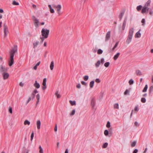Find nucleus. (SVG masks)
I'll return each instance as SVG.
<instances>
[{
	"label": "nucleus",
	"instance_id": "nucleus-1",
	"mask_svg": "<svg viewBox=\"0 0 153 153\" xmlns=\"http://www.w3.org/2000/svg\"><path fill=\"white\" fill-rule=\"evenodd\" d=\"M17 51V45H14L13 48L9 52L10 59L8 60L9 65L10 66H12L14 64V56L15 53Z\"/></svg>",
	"mask_w": 153,
	"mask_h": 153
},
{
	"label": "nucleus",
	"instance_id": "nucleus-2",
	"mask_svg": "<svg viewBox=\"0 0 153 153\" xmlns=\"http://www.w3.org/2000/svg\"><path fill=\"white\" fill-rule=\"evenodd\" d=\"M49 30L48 29H45V28H43L41 31L42 35L43 37L45 38H47L49 33Z\"/></svg>",
	"mask_w": 153,
	"mask_h": 153
},
{
	"label": "nucleus",
	"instance_id": "nucleus-3",
	"mask_svg": "<svg viewBox=\"0 0 153 153\" xmlns=\"http://www.w3.org/2000/svg\"><path fill=\"white\" fill-rule=\"evenodd\" d=\"M52 6L53 7L55 8L56 9L59 15H61L62 14V13L60 11V10L62 8L61 6V5L59 4L57 5H56L53 4V5Z\"/></svg>",
	"mask_w": 153,
	"mask_h": 153
},
{
	"label": "nucleus",
	"instance_id": "nucleus-4",
	"mask_svg": "<svg viewBox=\"0 0 153 153\" xmlns=\"http://www.w3.org/2000/svg\"><path fill=\"white\" fill-rule=\"evenodd\" d=\"M4 30V37H5L7 35V33H9L8 27L6 23H4L3 25Z\"/></svg>",
	"mask_w": 153,
	"mask_h": 153
},
{
	"label": "nucleus",
	"instance_id": "nucleus-5",
	"mask_svg": "<svg viewBox=\"0 0 153 153\" xmlns=\"http://www.w3.org/2000/svg\"><path fill=\"white\" fill-rule=\"evenodd\" d=\"M8 69V68H6L5 66H3L2 65H0V72L1 73H3L7 72Z\"/></svg>",
	"mask_w": 153,
	"mask_h": 153
},
{
	"label": "nucleus",
	"instance_id": "nucleus-6",
	"mask_svg": "<svg viewBox=\"0 0 153 153\" xmlns=\"http://www.w3.org/2000/svg\"><path fill=\"white\" fill-rule=\"evenodd\" d=\"M150 9L147 7H143L141 10V13L142 14H147L148 11H149Z\"/></svg>",
	"mask_w": 153,
	"mask_h": 153
},
{
	"label": "nucleus",
	"instance_id": "nucleus-7",
	"mask_svg": "<svg viewBox=\"0 0 153 153\" xmlns=\"http://www.w3.org/2000/svg\"><path fill=\"white\" fill-rule=\"evenodd\" d=\"M91 105L93 109L96 110V108L95 106V101L94 99L93 98L91 101Z\"/></svg>",
	"mask_w": 153,
	"mask_h": 153
},
{
	"label": "nucleus",
	"instance_id": "nucleus-8",
	"mask_svg": "<svg viewBox=\"0 0 153 153\" xmlns=\"http://www.w3.org/2000/svg\"><path fill=\"white\" fill-rule=\"evenodd\" d=\"M46 81L47 79L46 78H45L43 79V81L42 82V85L43 86L42 87V89L43 90H44L46 88Z\"/></svg>",
	"mask_w": 153,
	"mask_h": 153
},
{
	"label": "nucleus",
	"instance_id": "nucleus-9",
	"mask_svg": "<svg viewBox=\"0 0 153 153\" xmlns=\"http://www.w3.org/2000/svg\"><path fill=\"white\" fill-rule=\"evenodd\" d=\"M110 36L111 31H109L108 32L106 35L105 41V42L108 41L110 39Z\"/></svg>",
	"mask_w": 153,
	"mask_h": 153
},
{
	"label": "nucleus",
	"instance_id": "nucleus-10",
	"mask_svg": "<svg viewBox=\"0 0 153 153\" xmlns=\"http://www.w3.org/2000/svg\"><path fill=\"white\" fill-rule=\"evenodd\" d=\"M127 21V18L126 17L125 18L124 21L122 25V30H124L125 29L126 23Z\"/></svg>",
	"mask_w": 153,
	"mask_h": 153
},
{
	"label": "nucleus",
	"instance_id": "nucleus-11",
	"mask_svg": "<svg viewBox=\"0 0 153 153\" xmlns=\"http://www.w3.org/2000/svg\"><path fill=\"white\" fill-rule=\"evenodd\" d=\"M2 74L3 75V79H7L9 76V74L7 73H2Z\"/></svg>",
	"mask_w": 153,
	"mask_h": 153
},
{
	"label": "nucleus",
	"instance_id": "nucleus-12",
	"mask_svg": "<svg viewBox=\"0 0 153 153\" xmlns=\"http://www.w3.org/2000/svg\"><path fill=\"white\" fill-rule=\"evenodd\" d=\"M133 32L134 31L133 28L130 29L129 31L128 36L132 37Z\"/></svg>",
	"mask_w": 153,
	"mask_h": 153
},
{
	"label": "nucleus",
	"instance_id": "nucleus-13",
	"mask_svg": "<svg viewBox=\"0 0 153 153\" xmlns=\"http://www.w3.org/2000/svg\"><path fill=\"white\" fill-rule=\"evenodd\" d=\"M34 86L37 88H39L40 87L39 84L37 82L36 80L35 81V83L34 84Z\"/></svg>",
	"mask_w": 153,
	"mask_h": 153
},
{
	"label": "nucleus",
	"instance_id": "nucleus-14",
	"mask_svg": "<svg viewBox=\"0 0 153 153\" xmlns=\"http://www.w3.org/2000/svg\"><path fill=\"white\" fill-rule=\"evenodd\" d=\"M132 37L128 36V38L126 40V43L127 44H129L131 42Z\"/></svg>",
	"mask_w": 153,
	"mask_h": 153
},
{
	"label": "nucleus",
	"instance_id": "nucleus-15",
	"mask_svg": "<svg viewBox=\"0 0 153 153\" xmlns=\"http://www.w3.org/2000/svg\"><path fill=\"white\" fill-rule=\"evenodd\" d=\"M39 42L38 41H36L35 42H34L33 43V48L35 49L37 45L39 44Z\"/></svg>",
	"mask_w": 153,
	"mask_h": 153
},
{
	"label": "nucleus",
	"instance_id": "nucleus-16",
	"mask_svg": "<svg viewBox=\"0 0 153 153\" xmlns=\"http://www.w3.org/2000/svg\"><path fill=\"white\" fill-rule=\"evenodd\" d=\"M41 124L40 121L39 120H38L36 122L37 127L38 129H39L40 128Z\"/></svg>",
	"mask_w": 153,
	"mask_h": 153
},
{
	"label": "nucleus",
	"instance_id": "nucleus-17",
	"mask_svg": "<svg viewBox=\"0 0 153 153\" xmlns=\"http://www.w3.org/2000/svg\"><path fill=\"white\" fill-rule=\"evenodd\" d=\"M36 98L37 100V101L36 102V106H37L38 103H39V99H40V95L39 94H38L36 95Z\"/></svg>",
	"mask_w": 153,
	"mask_h": 153
},
{
	"label": "nucleus",
	"instance_id": "nucleus-18",
	"mask_svg": "<svg viewBox=\"0 0 153 153\" xmlns=\"http://www.w3.org/2000/svg\"><path fill=\"white\" fill-rule=\"evenodd\" d=\"M141 30L140 29L138 32L136 33L135 34V37L137 38H140L141 37V34L140 33V31Z\"/></svg>",
	"mask_w": 153,
	"mask_h": 153
},
{
	"label": "nucleus",
	"instance_id": "nucleus-19",
	"mask_svg": "<svg viewBox=\"0 0 153 153\" xmlns=\"http://www.w3.org/2000/svg\"><path fill=\"white\" fill-rule=\"evenodd\" d=\"M151 2V1L150 0H148L143 7H148L150 5Z\"/></svg>",
	"mask_w": 153,
	"mask_h": 153
},
{
	"label": "nucleus",
	"instance_id": "nucleus-20",
	"mask_svg": "<svg viewBox=\"0 0 153 153\" xmlns=\"http://www.w3.org/2000/svg\"><path fill=\"white\" fill-rule=\"evenodd\" d=\"M136 74L137 76H141L142 75L141 72L139 70H137L136 71Z\"/></svg>",
	"mask_w": 153,
	"mask_h": 153
},
{
	"label": "nucleus",
	"instance_id": "nucleus-21",
	"mask_svg": "<svg viewBox=\"0 0 153 153\" xmlns=\"http://www.w3.org/2000/svg\"><path fill=\"white\" fill-rule=\"evenodd\" d=\"M48 7L49 8L50 12L52 13H54V9L52 8L51 5L50 4L48 5Z\"/></svg>",
	"mask_w": 153,
	"mask_h": 153
},
{
	"label": "nucleus",
	"instance_id": "nucleus-22",
	"mask_svg": "<svg viewBox=\"0 0 153 153\" xmlns=\"http://www.w3.org/2000/svg\"><path fill=\"white\" fill-rule=\"evenodd\" d=\"M120 55V53H117L116 55H115L114 57V60H116L118 58Z\"/></svg>",
	"mask_w": 153,
	"mask_h": 153
},
{
	"label": "nucleus",
	"instance_id": "nucleus-23",
	"mask_svg": "<svg viewBox=\"0 0 153 153\" xmlns=\"http://www.w3.org/2000/svg\"><path fill=\"white\" fill-rule=\"evenodd\" d=\"M100 64V61L99 60L95 63V65L96 68H98L99 67Z\"/></svg>",
	"mask_w": 153,
	"mask_h": 153
},
{
	"label": "nucleus",
	"instance_id": "nucleus-24",
	"mask_svg": "<svg viewBox=\"0 0 153 153\" xmlns=\"http://www.w3.org/2000/svg\"><path fill=\"white\" fill-rule=\"evenodd\" d=\"M54 62L53 61H52L51 62L50 65V68L51 70H53L54 67Z\"/></svg>",
	"mask_w": 153,
	"mask_h": 153
},
{
	"label": "nucleus",
	"instance_id": "nucleus-25",
	"mask_svg": "<svg viewBox=\"0 0 153 153\" xmlns=\"http://www.w3.org/2000/svg\"><path fill=\"white\" fill-rule=\"evenodd\" d=\"M124 14V11H123L120 13V15L119 16V18L120 19V20H121V19H122Z\"/></svg>",
	"mask_w": 153,
	"mask_h": 153
},
{
	"label": "nucleus",
	"instance_id": "nucleus-26",
	"mask_svg": "<svg viewBox=\"0 0 153 153\" xmlns=\"http://www.w3.org/2000/svg\"><path fill=\"white\" fill-rule=\"evenodd\" d=\"M94 83V81H91L90 83V87L91 88H93Z\"/></svg>",
	"mask_w": 153,
	"mask_h": 153
},
{
	"label": "nucleus",
	"instance_id": "nucleus-27",
	"mask_svg": "<svg viewBox=\"0 0 153 153\" xmlns=\"http://www.w3.org/2000/svg\"><path fill=\"white\" fill-rule=\"evenodd\" d=\"M34 25L36 27H37L39 23V20L37 19L35 21H34Z\"/></svg>",
	"mask_w": 153,
	"mask_h": 153
},
{
	"label": "nucleus",
	"instance_id": "nucleus-28",
	"mask_svg": "<svg viewBox=\"0 0 153 153\" xmlns=\"http://www.w3.org/2000/svg\"><path fill=\"white\" fill-rule=\"evenodd\" d=\"M30 122L27 120H26L24 121V124L25 125H30Z\"/></svg>",
	"mask_w": 153,
	"mask_h": 153
},
{
	"label": "nucleus",
	"instance_id": "nucleus-29",
	"mask_svg": "<svg viewBox=\"0 0 153 153\" xmlns=\"http://www.w3.org/2000/svg\"><path fill=\"white\" fill-rule=\"evenodd\" d=\"M69 102L72 105H76V101H72V100H70Z\"/></svg>",
	"mask_w": 153,
	"mask_h": 153
},
{
	"label": "nucleus",
	"instance_id": "nucleus-30",
	"mask_svg": "<svg viewBox=\"0 0 153 153\" xmlns=\"http://www.w3.org/2000/svg\"><path fill=\"white\" fill-rule=\"evenodd\" d=\"M148 88V85H146L145 86L142 91V92H146Z\"/></svg>",
	"mask_w": 153,
	"mask_h": 153
},
{
	"label": "nucleus",
	"instance_id": "nucleus-31",
	"mask_svg": "<svg viewBox=\"0 0 153 153\" xmlns=\"http://www.w3.org/2000/svg\"><path fill=\"white\" fill-rule=\"evenodd\" d=\"M142 8V6L141 5H140L137 7L136 9L138 11H140L141 10Z\"/></svg>",
	"mask_w": 153,
	"mask_h": 153
},
{
	"label": "nucleus",
	"instance_id": "nucleus-32",
	"mask_svg": "<svg viewBox=\"0 0 153 153\" xmlns=\"http://www.w3.org/2000/svg\"><path fill=\"white\" fill-rule=\"evenodd\" d=\"M110 63L109 62H105L104 65V66L106 67H108Z\"/></svg>",
	"mask_w": 153,
	"mask_h": 153
},
{
	"label": "nucleus",
	"instance_id": "nucleus-33",
	"mask_svg": "<svg viewBox=\"0 0 153 153\" xmlns=\"http://www.w3.org/2000/svg\"><path fill=\"white\" fill-rule=\"evenodd\" d=\"M103 52V51L101 49H99L97 51V53L98 54H101Z\"/></svg>",
	"mask_w": 153,
	"mask_h": 153
},
{
	"label": "nucleus",
	"instance_id": "nucleus-34",
	"mask_svg": "<svg viewBox=\"0 0 153 153\" xmlns=\"http://www.w3.org/2000/svg\"><path fill=\"white\" fill-rule=\"evenodd\" d=\"M12 4L13 5H18L19 4V3L16 2L15 0H14L13 1Z\"/></svg>",
	"mask_w": 153,
	"mask_h": 153
},
{
	"label": "nucleus",
	"instance_id": "nucleus-35",
	"mask_svg": "<svg viewBox=\"0 0 153 153\" xmlns=\"http://www.w3.org/2000/svg\"><path fill=\"white\" fill-rule=\"evenodd\" d=\"M108 145V143H105L103 145L102 147L103 148H106Z\"/></svg>",
	"mask_w": 153,
	"mask_h": 153
},
{
	"label": "nucleus",
	"instance_id": "nucleus-36",
	"mask_svg": "<svg viewBox=\"0 0 153 153\" xmlns=\"http://www.w3.org/2000/svg\"><path fill=\"white\" fill-rule=\"evenodd\" d=\"M136 141L133 142L131 144V146L132 147L135 146L136 144Z\"/></svg>",
	"mask_w": 153,
	"mask_h": 153
},
{
	"label": "nucleus",
	"instance_id": "nucleus-37",
	"mask_svg": "<svg viewBox=\"0 0 153 153\" xmlns=\"http://www.w3.org/2000/svg\"><path fill=\"white\" fill-rule=\"evenodd\" d=\"M114 108L118 109L119 108L118 104V103L115 104L114 105Z\"/></svg>",
	"mask_w": 153,
	"mask_h": 153
},
{
	"label": "nucleus",
	"instance_id": "nucleus-38",
	"mask_svg": "<svg viewBox=\"0 0 153 153\" xmlns=\"http://www.w3.org/2000/svg\"><path fill=\"white\" fill-rule=\"evenodd\" d=\"M34 133L33 131H32L31 135L30 140L32 141L34 137Z\"/></svg>",
	"mask_w": 153,
	"mask_h": 153
},
{
	"label": "nucleus",
	"instance_id": "nucleus-39",
	"mask_svg": "<svg viewBox=\"0 0 153 153\" xmlns=\"http://www.w3.org/2000/svg\"><path fill=\"white\" fill-rule=\"evenodd\" d=\"M108 133V131L107 130H105L104 131V134L105 136H107Z\"/></svg>",
	"mask_w": 153,
	"mask_h": 153
},
{
	"label": "nucleus",
	"instance_id": "nucleus-40",
	"mask_svg": "<svg viewBox=\"0 0 153 153\" xmlns=\"http://www.w3.org/2000/svg\"><path fill=\"white\" fill-rule=\"evenodd\" d=\"M149 14L152 16L153 15V11L151 9H150L149 11Z\"/></svg>",
	"mask_w": 153,
	"mask_h": 153
},
{
	"label": "nucleus",
	"instance_id": "nucleus-41",
	"mask_svg": "<svg viewBox=\"0 0 153 153\" xmlns=\"http://www.w3.org/2000/svg\"><path fill=\"white\" fill-rule=\"evenodd\" d=\"M141 22L142 24V25L144 26L145 23V20L144 19H143L141 20Z\"/></svg>",
	"mask_w": 153,
	"mask_h": 153
},
{
	"label": "nucleus",
	"instance_id": "nucleus-42",
	"mask_svg": "<svg viewBox=\"0 0 153 153\" xmlns=\"http://www.w3.org/2000/svg\"><path fill=\"white\" fill-rule=\"evenodd\" d=\"M39 152L40 153H43V151L42 148L41 146H39Z\"/></svg>",
	"mask_w": 153,
	"mask_h": 153
},
{
	"label": "nucleus",
	"instance_id": "nucleus-43",
	"mask_svg": "<svg viewBox=\"0 0 153 153\" xmlns=\"http://www.w3.org/2000/svg\"><path fill=\"white\" fill-rule=\"evenodd\" d=\"M88 75H85L84 76L83 78L85 81H87L88 79Z\"/></svg>",
	"mask_w": 153,
	"mask_h": 153
},
{
	"label": "nucleus",
	"instance_id": "nucleus-44",
	"mask_svg": "<svg viewBox=\"0 0 153 153\" xmlns=\"http://www.w3.org/2000/svg\"><path fill=\"white\" fill-rule=\"evenodd\" d=\"M75 110L74 109L72 111L71 113L70 114V116H73V115H74L75 114Z\"/></svg>",
	"mask_w": 153,
	"mask_h": 153
},
{
	"label": "nucleus",
	"instance_id": "nucleus-45",
	"mask_svg": "<svg viewBox=\"0 0 153 153\" xmlns=\"http://www.w3.org/2000/svg\"><path fill=\"white\" fill-rule=\"evenodd\" d=\"M153 91V86H151L149 88V93H151Z\"/></svg>",
	"mask_w": 153,
	"mask_h": 153
},
{
	"label": "nucleus",
	"instance_id": "nucleus-46",
	"mask_svg": "<svg viewBox=\"0 0 153 153\" xmlns=\"http://www.w3.org/2000/svg\"><path fill=\"white\" fill-rule=\"evenodd\" d=\"M129 83L130 85H132L134 83V81L132 79H130L129 81Z\"/></svg>",
	"mask_w": 153,
	"mask_h": 153
},
{
	"label": "nucleus",
	"instance_id": "nucleus-47",
	"mask_svg": "<svg viewBox=\"0 0 153 153\" xmlns=\"http://www.w3.org/2000/svg\"><path fill=\"white\" fill-rule=\"evenodd\" d=\"M141 101L142 102L145 103L146 102V99L145 98L143 97L141 99Z\"/></svg>",
	"mask_w": 153,
	"mask_h": 153
},
{
	"label": "nucleus",
	"instance_id": "nucleus-48",
	"mask_svg": "<svg viewBox=\"0 0 153 153\" xmlns=\"http://www.w3.org/2000/svg\"><path fill=\"white\" fill-rule=\"evenodd\" d=\"M106 126L107 128H109L111 126L110 123L109 121H108L107 122V124H106Z\"/></svg>",
	"mask_w": 153,
	"mask_h": 153
},
{
	"label": "nucleus",
	"instance_id": "nucleus-49",
	"mask_svg": "<svg viewBox=\"0 0 153 153\" xmlns=\"http://www.w3.org/2000/svg\"><path fill=\"white\" fill-rule=\"evenodd\" d=\"M105 62V59L104 58H101V59L100 63L103 64Z\"/></svg>",
	"mask_w": 153,
	"mask_h": 153
},
{
	"label": "nucleus",
	"instance_id": "nucleus-50",
	"mask_svg": "<svg viewBox=\"0 0 153 153\" xmlns=\"http://www.w3.org/2000/svg\"><path fill=\"white\" fill-rule=\"evenodd\" d=\"M56 95L57 98H59L61 97L60 95L58 94V92L56 93Z\"/></svg>",
	"mask_w": 153,
	"mask_h": 153
},
{
	"label": "nucleus",
	"instance_id": "nucleus-51",
	"mask_svg": "<svg viewBox=\"0 0 153 153\" xmlns=\"http://www.w3.org/2000/svg\"><path fill=\"white\" fill-rule=\"evenodd\" d=\"M45 38L43 36L40 37V39H41V43H43V41H44Z\"/></svg>",
	"mask_w": 153,
	"mask_h": 153
},
{
	"label": "nucleus",
	"instance_id": "nucleus-52",
	"mask_svg": "<svg viewBox=\"0 0 153 153\" xmlns=\"http://www.w3.org/2000/svg\"><path fill=\"white\" fill-rule=\"evenodd\" d=\"M95 82H96L99 83H100V82L101 81H100V79H99L98 78H97L95 80Z\"/></svg>",
	"mask_w": 153,
	"mask_h": 153
},
{
	"label": "nucleus",
	"instance_id": "nucleus-53",
	"mask_svg": "<svg viewBox=\"0 0 153 153\" xmlns=\"http://www.w3.org/2000/svg\"><path fill=\"white\" fill-rule=\"evenodd\" d=\"M129 91L127 89L126 90V91L124 92V94L126 95L129 93Z\"/></svg>",
	"mask_w": 153,
	"mask_h": 153
},
{
	"label": "nucleus",
	"instance_id": "nucleus-54",
	"mask_svg": "<svg viewBox=\"0 0 153 153\" xmlns=\"http://www.w3.org/2000/svg\"><path fill=\"white\" fill-rule=\"evenodd\" d=\"M81 83L82 85H87V83L84 81H82L81 82Z\"/></svg>",
	"mask_w": 153,
	"mask_h": 153
},
{
	"label": "nucleus",
	"instance_id": "nucleus-55",
	"mask_svg": "<svg viewBox=\"0 0 153 153\" xmlns=\"http://www.w3.org/2000/svg\"><path fill=\"white\" fill-rule=\"evenodd\" d=\"M134 124L137 127H138L139 126V124H138V122L137 121H135L134 123Z\"/></svg>",
	"mask_w": 153,
	"mask_h": 153
},
{
	"label": "nucleus",
	"instance_id": "nucleus-56",
	"mask_svg": "<svg viewBox=\"0 0 153 153\" xmlns=\"http://www.w3.org/2000/svg\"><path fill=\"white\" fill-rule=\"evenodd\" d=\"M31 97H30L28 99V100L27 101V102H26V105H27L29 102L31 100Z\"/></svg>",
	"mask_w": 153,
	"mask_h": 153
},
{
	"label": "nucleus",
	"instance_id": "nucleus-57",
	"mask_svg": "<svg viewBox=\"0 0 153 153\" xmlns=\"http://www.w3.org/2000/svg\"><path fill=\"white\" fill-rule=\"evenodd\" d=\"M9 112L10 113H12V108L11 107H9Z\"/></svg>",
	"mask_w": 153,
	"mask_h": 153
},
{
	"label": "nucleus",
	"instance_id": "nucleus-58",
	"mask_svg": "<svg viewBox=\"0 0 153 153\" xmlns=\"http://www.w3.org/2000/svg\"><path fill=\"white\" fill-rule=\"evenodd\" d=\"M76 88H79L81 87V85L80 83H78L76 86Z\"/></svg>",
	"mask_w": 153,
	"mask_h": 153
},
{
	"label": "nucleus",
	"instance_id": "nucleus-59",
	"mask_svg": "<svg viewBox=\"0 0 153 153\" xmlns=\"http://www.w3.org/2000/svg\"><path fill=\"white\" fill-rule=\"evenodd\" d=\"M32 19L33 21H35L36 20H37V19L34 16H33L32 17Z\"/></svg>",
	"mask_w": 153,
	"mask_h": 153
},
{
	"label": "nucleus",
	"instance_id": "nucleus-60",
	"mask_svg": "<svg viewBox=\"0 0 153 153\" xmlns=\"http://www.w3.org/2000/svg\"><path fill=\"white\" fill-rule=\"evenodd\" d=\"M138 151V150L137 149H135L133 151V153H137Z\"/></svg>",
	"mask_w": 153,
	"mask_h": 153
},
{
	"label": "nucleus",
	"instance_id": "nucleus-61",
	"mask_svg": "<svg viewBox=\"0 0 153 153\" xmlns=\"http://www.w3.org/2000/svg\"><path fill=\"white\" fill-rule=\"evenodd\" d=\"M38 92V91H37L35 89L34 90V91H33L32 93H34V94H36Z\"/></svg>",
	"mask_w": 153,
	"mask_h": 153
},
{
	"label": "nucleus",
	"instance_id": "nucleus-62",
	"mask_svg": "<svg viewBox=\"0 0 153 153\" xmlns=\"http://www.w3.org/2000/svg\"><path fill=\"white\" fill-rule=\"evenodd\" d=\"M31 96H32V99H33L35 97V94H34V93H32L31 94Z\"/></svg>",
	"mask_w": 153,
	"mask_h": 153
},
{
	"label": "nucleus",
	"instance_id": "nucleus-63",
	"mask_svg": "<svg viewBox=\"0 0 153 153\" xmlns=\"http://www.w3.org/2000/svg\"><path fill=\"white\" fill-rule=\"evenodd\" d=\"M19 85L21 87H23L24 86V84L22 82H21L19 83Z\"/></svg>",
	"mask_w": 153,
	"mask_h": 153
},
{
	"label": "nucleus",
	"instance_id": "nucleus-64",
	"mask_svg": "<svg viewBox=\"0 0 153 153\" xmlns=\"http://www.w3.org/2000/svg\"><path fill=\"white\" fill-rule=\"evenodd\" d=\"M69 150L68 149H66L65 153H68Z\"/></svg>",
	"mask_w": 153,
	"mask_h": 153
}]
</instances>
